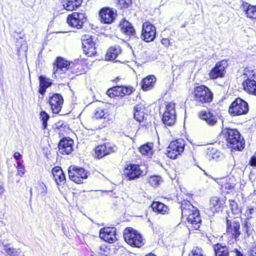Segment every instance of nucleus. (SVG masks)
Segmentation results:
<instances>
[{
  "label": "nucleus",
  "mask_w": 256,
  "mask_h": 256,
  "mask_svg": "<svg viewBox=\"0 0 256 256\" xmlns=\"http://www.w3.org/2000/svg\"><path fill=\"white\" fill-rule=\"evenodd\" d=\"M182 216L187 220L188 226L198 230L202 222L198 210L188 201L184 200L181 204Z\"/></svg>",
  "instance_id": "obj_1"
},
{
  "label": "nucleus",
  "mask_w": 256,
  "mask_h": 256,
  "mask_svg": "<svg viewBox=\"0 0 256 256\" xmlns=\"http://www.w3.org/2000/svg\"><path fill=\"white\" fill-rule=\"evenodd\" d=\"M222 135L226 138L232 148L240 150L244 148V140L241 138L237 129H223Z\"/></svg>",
  "instance_id": "obj_2"
},
{
  "label": "nucleus",
  "mask_w": 256,
  "mask_h": 256,
  "mask_svg": "<svg viewBox=\"0 0 256 256\" xmlns=\"http://www.w3.org/2000/svg\"><path fill=\"white\" fill-rule=\"evenodd\" d=\"M242 86L245 92L256 96V70L247 68L242 74Z\"/></svg>",
  "instance_id": "obj_3"
},
{
  "label": "nucleus",
  "mask_w": 256,
  "mask_h": 256,
  "mask_svg": "<svg viewBox=\"0 0 256 256\" xmlns=\"http://www.w3.org/2000/svg\"><path fill=\"white\" fill-rule=\"evenodd\" d=\"M123 235L125 242L130 246L140 248L145 243L144 239L141 234L132 228H126Z\"/></svg>",
  "instance_id": "obj_4"
},
{
  "label": "nucleus",
  "mask_w": 256,
  "mask_h": 256,
  "mask_svg": "<svg viewBox=\"0 0 256 256\" xmlns=\"http://www.w3.org/2000/svg\"><path fill=\"white\" fill-rule=\"evenodd\" d=\"M240 224L236 220H226V234L228 237V243L233 244L239 240L240 235Z\"/></svg>",
  "instance_id": "obj_5"
},
{
  "label": "nucleus",
  "mask_w": 256,
  "mask_h": 256,
  "mask_svg": "<svg viewBox=\"0 0 256 256\" xmlns=\"http://www.w3.org/2000/svg\"><path fill=\"white\" fill-rule=\"evenodd\" d=\"M194 100L198 104L210 102L212 100V94L208 88L200 86L194 88Z\"/></svg>",
  "instance_id": "obj_6"
},
{
  "label": "nucleus",
  "mask_w": 256,
  "mask_h": 256,
  "mask_svg": "<svg viewBox=\"0 0 256 256\" xmlns=\"http://www.w3.org/2000/svg\"><path fill=\"white\" fill-rule=\"evenodd\" d=\"M248 111V103L240 98H237L230 104L229 113L232 116L245 114Z\"/></svg>",
  "instance_id": "obj_7"
},
{
  "label": "nucleus",
  "mask_w": 256,
  "mask_h": 256,
  "mask_svg": "<svg viewBox=\"0 0 256 256\" xmlns=\"http://www.w3.org/2000/svg\"><path fill=\"white\" fill-rule=\"evenodd\" d=\"M185 141L182 138L172 141L168 148L166 154L168 157L175 159L184 150Z\"/></svg>",
  "instance_id": "obj_8"
},
{
  "label": "nucleus",
  "mask_w": 256,
  "mask_h": 256,
  "mask_svg": "<svg viewBox=\"0 0 256 256\" xmlns=\"http://www.w3.org/2000/svg\"><path fill=\"white\" fill-rule=\"evenodd\" d=\"M176 120L175 104L172 102L165 103L164 110L162 116V122L166 126H172Z\"/></svg>",
  "instance_id": "obj_9"
},
{
  "label": "nucleus",
  "mask_w": 256,
  "mask_h": 256,
  "mask_svg": "<svg viewBox=\"0 0 256 256\" xmlns=\"http://www.w3.org/2000/svg\"><path fill=\"white\" fill-rule=\"evenodd\" d=\"M68 176L70 180L76 183L81 184L88 178V172L82 168L71 166L68 168Z\"/></svg>",
  "instance_id": "obj_10"
},
{
  "label": "nucleus",
  "mask_w": 256,
  "mask_h": 256,
  "mask_svg": "<svg viewBox=\"0 0 256 256\" xmlns=\"http://www.w3.org/2000/svg\"><path fill=\"white\" fill-rule=\"evenodd\" d=\"M86 20L85 14L82 12H74L68 15L66 19L68 24L77 29H80Z\"/></svg>",
  "instance_id": "obj_11"
},
{
  "label": "nucleus",
  "mask_w": 256,
  "mask_h": 256,
  "mask_svg": "<svg viewBox=\"0 0 256 256\" xmlns=\"http://www.w3.org/2000/svg\"><path fill=\"white\" fill-rule=\"evenodd\" d=\"M156 34V28L150 22H146L142 24V38L146 42H150L154 40Z\"/></svg>",
  "instance_id": "obj_12"
},
{
  "label": "nucleus",
  "mask_w": 256,
  "mask_h": 256,
  "mask_svg": "<svg viewBox=\"0 0 256 256\" xmlns=\"http://www.w3.org/2000/svg\"><path fill=\"white\" fill-rule=\"evenodd\" d=\"M228 66L227 61L225 60L217 62L209 73L210 78L215 80L224 77L226 72L225 70Z\"/></svg>",
  "instance_id": "obj_13"
},
{
  "label": "nucleus",
  "mask_w": 256,
  "mask_h": 256,
  "mask_svg": "<svg viewBox=\"0 0 256 256\" xmlns=\"http://www.w3.org/2000/svg\"><path fill=\"white\" fill-rule=\"evenodd\" d=\"M70 64L69 62L64 60L62 58H58L54 64L52 76L56 78L64 74L68 69Z\"/></svg>",
  "instance_id": "obj_14"
},
{
  "label": "nucleus",
  "mask_w": 256,
  "mask_h": 256,
  "mask_svg": "<svg viewBox=\"0 0 256 256\" xmlns=\"http://www.w3.org/2000/svg\"><path fill=\"white\" fill-rule=\"evenodd\" d=\"M83 50L88 56H94L96 54V44L91 36H86L82 40Z\"/></svg>",
  "instance_id": "obj_15"
},
{
  "label": "nucleus",
  "mask_w": 256,
  "mask_h": 256,
  "mask_svg": "<svg viewBox=\"0 0 256 256\" xmlns=\"http://www.w3.org/2000/svg\"><path fill=\"white\" fill-rule=\"evenodd\" d=\"M144 166H140L137 164H132L128 166L125 170V174L128 180H132L139 178L144 172L142 168Z\"/></svg>",
  "instance_id": "obj_16"
},
{
  "label": "nucleus",
  "mask_w": 256,
  "mask_h": 256,
  "mask_svg": "<svg viewBox=\"0 0 256 256\" xmlns=\"http://www.w3.org/2000/svg\"><path fill=\"white\" fill-rule=\"evenodd\" d=\"M73 150V140L70 138H64L58 144V151L62 154H69Z\"/></svg>",
  "instance_id": "obj_17"
},
{
  "label": "nucleus",
  "mask_w": 256,
  "mask_h": 256,
  "mask_svg": "<svg viewBox=\"0 0 256 256\" xmlns=\"http://www.w3.org/2000/svg\"><path fill=\"white\" fill-rule=\"evenodd\" d=\"M63 102V98L60 94H56L52 96L50 99V104L52 112L58 114L62 109Z\"/></svg>",
  "instance_id": "obj_18"
},
{
  "label": "nucleus",
  "mask_w": 256,
  "mask_h": 256,
  "mask_svg": "<svg viewBox=\"0 0 256 256\" xmlns=\"http://www.w3.org/2000/svg\"><path fill=\"white\" fill-rule=\"evenodd\" d=\"M241 8L248 18L256 19V6L251 5L248 2H243L241 5Z\"/></svg>",
  "instance_id": "obj_19"
},
{
  "label": "nucleus",
  "mask_w": 256,
  "mask_h": 256,
  "mask_svg": "<svg viewBox=\"0 0 256 256\" xmlns=\"http://www.w3.org/2000/svg\"><path fill=\"white\" fill-rule=\"evenodd\" d=\"M52 172L55 182L58 185L63 184L66 182V176L60 166H56L52 170Z\"/></svg>",
  "instance_id": "obj_20"
},
{
  "label": "nucleus",
  "mask_w": 256,
  "mask_h": 256,
  "mask_svg": "<svg viewBox=\"0 0 256 256\" xmlns=\"http://www.w3.org/2000/svg\"><path fill=\"white\" fill-rule=\"evenodd\" d=\"M133 90L134 89L131 86H113V96H120L122 97L126 95H129L131 94Z\"/></svg>",
  "instance_id": "obj_21"
},
{
  "label": "nucleus",
  "mask_w": 256,
  "mask_h": 256,
  "mask_svg": "<svg viewBox=\"0 0 256 256\" xmlns=\"http://www.w3.org/2000/svg\"><path fill=\"white\" fill-rule=\"evenodd\" d=\"M118 28L120 30L128 36H134L135 30L132 24L125 19H122L119 24Z\"/></svg>",
  "instance_id": "obj_22"
},
{
  "label": "nucleus",
  "mask_w": 256,
  "mask_h": 256,
  "mask_svg": "<svg viewBox=\"0 0 256 256\" xmlns=\"http://www.w3.org/2000/svg\"><path fill=\"white\" fill-rule=\"evenodd\" d=\"M224 202L217 196L212 197L210 201V209L212 213L218 212L221 210Z\"/></svg>",
  "instance_id": "obj_23"
},
{
  "label": "nucleus",
  "mask_w": 256,
  "mask_h": 256,
  "mask_svg": "<svg viewBox=\"0 0 256 256\" xmlns=\"http://www.w3.org/2000/svg\"><path fill=\"white\" fill-rule=\"evenodd\" d=\"M100 20L104 24L112 22V10L109 8H104L100 12Z\"/></svg>",
  "instance_id": "obj_24"
},
{
  "label": "nucleus",
  "mask_w": 256,
  "mask_h": 256,
  "mask_svg": "<svg viewBox=\"0 0 256 256\" xmlns=\"http://www.w3.org/2000/svg\"><path fill=\"white\" fill-rule=\"evenodd\" d=\"M134 118L138 122L144 120L146 115V108L144 104H140L136 106L134 109Z\"/></svg>",
  "instance_id": "obj_25"
},
{
  "label": "nucleus",
  "mask_w": 256,
  "mask_h": 256,
  "mask_svg": "<svg viewBox=\"0 0 256 256\" xmlns=\"http://www.w3.org/2000/svg\"><path fill=\"white\" fill-rule=\"evenodd\" d=\"M200 116L201 118L205 120L208 124L212 126H214L218 121V117L216 116H214L210 112H202L200 114Z\"/></svg>",
  "instance_id": "obj_26"
},
{
  "label": "nucleus",
  "mask_w": 256,
  "mask_h": 256,
  "mask_svg": "<svg viewBox=\"0 0 256 256\" xmlns=\"http://www.w3.org/2000/svg\"><path fill=\"white\" fill-rule=\"evenodd\" d=\"M156 82L154 76H149L143 79L142 82V88L144 90L147 91L152 89Z\"/></svg>",
  "instance_id": "obj_27"
},
{
  "label": "nucleus",
  "mask_w": 256,
  "mask_h": 256,
  "mask_svg": "<svg viewBox=\"0 0 256 256\" xmlns=\"http://www.w3.org/2000/svg\"><path fill=\"white\" fill-rule=\"evenodd\" d=\"M151 206L153 210L158 214H165L168 213V207L160 202H154Z\"/></svg>",
  "instance_id": "obj_28"
},
{
  "label": "nucleus",
  "mask_w": 256,
  "mask_h": 256,
  "mask_svg": "<svg viewBox=\"0 0 256 256\" xmlns=\"http://www.w3.org/2000/svg\"><path fill=\"white\" fill-rule=\"evenodd\" d=\"M82 0H64L63 6L67 10L72 11L79 7Z\"/></svg>",
  "instance_id": "obj_29"
},
{
  "label": "nucleus",
  "mask_w": 256,
  "mask_h": 256,
  "mask_svg": "<svg viewBox=\"0 0 256 256\" xmlns=\"http://www.w3.org/2000/svg\"><path fill=\"white\" fill-rule=\"evenodd\" d=\"M100 237L106 242H111L112 240V228L110 227L101 228L100 230Z\"/></svg>",
  "instance_id": "obj_30"
},
{
  "label": "nucleus",
  "mask_w": 256,
  "mask_h": 256,
  "mask_svg": "<svg viewBox=\"0 0 256 256\" xmlns=\"http://www.w3.org/2000/svg\"><path fill=\"white\" fill-rule=\"evenodd\" d=\"M111 151L110 148H108L105 144L98 146L95 150V156L98 158H102L108 154Z\"/></svg>",
  "instance_id": "obj_31"
},
{
  "label": "nucleus",
  "mask_w": 256,
  "mask_h": 256,
  "mask_svg": "<svg viewBox=\"0 0 256 256\" xmlns=\"http://www.w3.org/2000/svg\"><path fill=\"white\" fill-rule=\"evenodd\" d=\"M39 92L41 94H43L45 92L46 89L52 85V82L49 78H48L42 76H40L39 77Z\"/></svg>",
  "instance_id": "obj_32"
},
{
  "label": "nucleus",
  "mask_w": 256,
  "mask_h": 256,
  "mask_svg": "<svg viewBox=\"0 0 256 256\" xmlns=\"http://www.w3.org/2000/svg\"><path fill=\"white\" fill-rule=\"evenodd\" d=\"M216 256H228V250L226 246L218 244L214 246Z\"/></svg>",
  "instance_id": "obj_33"
},
{
  "label": "nucleus",
  "mask_w": 256,
  "mask_h": 256,
  "mask_svg": "<svg viewBox=\"0 0 256 256\" xmlns=\"http://www.w3.org/2000/svg\"><path fill=\"white\" fill-rule=\"evenodd\" d=\"M112 242H106L102 244L100 248V254L102 256H110L112 254Z\"/></svg>",
  "instance_id": "obj_34"
},
{
  "label": "nucleus",
  "mask_w": 256,
  "mask_h": 256,
  "mask_svg": "<svg viewBox=\"0 0 256 256\" xmlns=\"http://www.w3.org/2000/svg\"><path fill=\"white\" fill-rule=\"evenodd\" d=\"M152 143H148L142 146L140 148V152L143 155L150 156L152 154Z\"/></svg>",
  "instance_id": "obj_35"
},
{
  "label": "nucleus",
  "mask_w": 256,
  "mask_h": 256,
  "mask_svg": "<svg viewBox=\"0 0 256 256\" xmlns=\"http://www.w3.org/2000/svg\"><path fill=\"white\" fill-rule=\"evenodd\" d=\"M209 158L215 160H222L224 158V154L219 150L212 148L209 150L208 153Z\"/></svg>",
  "instance_id": "obj_36"
},
{
  "label": "nucleus",
  "mask_w": 256,
  "mask_h": 256,
  "mask_svg": "<svg viewBox=\"0 0 256 256\" xmlns=\"http://www.w3.org/2000/svg\"><path fill=\"white\" fill-rule=\"evenodd\" d=\"M234 178H226L222 179V186L227 190H232L234 187V184L233 182Z\"/></svg>",
  "instance_id": "obj_37"
},
{
  "label": "nucleus",
  "mask_w": 256,
  "mask_h": 256,
  "mask_svg": "<svg viewBox=\"0 0 256 256\" xmlns=\"http://www.w3.org/2000/svg\"><path fill=\"white\" fill-rule=\"evenodd\" d=\"M162 182V178L158 176H152L149 178L148 182L151 186H157Z\"/></svg>",
  "instance_id": "obj_38"
},
{
  "label": "nucleus",
  "mask_w": 256,
  "mask_h": 256,
  "mask_svg": "<svg viewBox=\"0 0 256 256\" xmlns=\"http://www.w3.org/2000/svg\"><path fill=\"white\" fill-rule=\"evenodd\" d=\"M36 188L38 194L42 196H44L47 193V187L42 182L38 184Z\"/></svg>",
  "instance_id": "obj_39"
},
{
  "label": "nucleus",
  "mask_w": 256,
  "mask_h": 256,
  "mask_svg": "<svg viewBox=\"0 0 256 256\" xmlns=\"http://www.w3.org/2000/svg\"><path fill=\"white\" fill-rule=\"evenodd\" d=\"M131 4V0H116L117 6L120 8H127Z\"/></svg>",
  "instance_id": "obj_40"
},
{
  "label": "nucleus",
  "mask_w": 256,
  "mask_h": 256,
  "mask_svg": "<svg viewBox=\"0 0 256 256\" xmlns=\"http://www.w3.org/2000/svg\"><path fill=\"white\" fill-rule=\"evenodd\" d=\"M188 256H206L201 248L194 247L190 252Z\"/></svg>",
  "instance_id": "obj_41"
},
{
  "label": "nucleus",
  "mask_w": 256,
  "mask_h": 256,
  "mask_svg": "<svg viewBox=\"0 0 256 256\" xmlns=\"http://www.w3.org/2000/svg\"><path fill=\"white\" fill-rule=\"evenodd\" d=\"M114 249V251L113 252V253L116 254V256H120L124 254L125 252L124 248L122 246L120 245H118V247L115 246Z\"/></svg>",
  "instance_id": "obj_42"
},
{
  "label": "nucleus",
  "mask_w": 256,
  "mask_h": 256,
  "mask_svg": "<svg viewBox=\"0 0 256 256\" xmlns=\"http://www.w3.org/2000/svg\"><path fill=\"white\" fill-rule=\"evenodd\" d=\"M122 52L121 48L120 46H114V48H113V56H115V58H113V62H120V60H116V56L120 54Z\"/></svg>",
  "instance_id": "obj_43"
},
{
  "label": "nucleus",
  "mask_w": 256,
  "mask_h": 256,
  "mask_svg": "<svg viewBox=\"0 0 256 256\" xmlns=\"http://www.w3.org/2000/svg\"><path fill=\"white\" fill-rule=\"evenodd\" d=\"M40 118L42 122L43 126L46 128L47 126V120L49 118V116L45 112H42L40 114Z\"/></svg>",
  "instance_id": "obj_44"
},
{
  "label": "nucleus",
  "mask_w": 256,
  "mask_h": 256,
  "mask_svg": "<svg viewBox=\"0 0 256 256\" xmlns=\"http://www.w3.org/2000/svg\"><path fill=\"white\" fill-rule=\"evenodd\" d=\"M230 205L232 211L234 214H237L240 212V210L238 208V204L233 200H230Z\"/></svg>",
  "instance_id": "obj_45"
},
{
  "label": "nucleus",
  "mask_w": 256,
  "mask_h": 256,
  "mask_svg": "<svg viewBox=\"0 0 256 256\" xmlns=\"http://www.w3.org/2000/svg\"><path fill=\"white\" fill-rule=\"evenodd\" d=\"M5 250L6 253L10 256H18V251L15 248L6 246Z\"/></svg>",
  "instance_id": "obj_46"
},
{
  "label": "nucleus",
  "mask_w": 256,
  "mask_h": 256,
  "mask_svg": "<svg viewBox=\"0 0 256 256\" xmlns=\"http://www.w3.org/2000/svg\"><path fill=\"white\" fill-rule=\"evenodd\" d=\"M106 114H104V111L102 109L98 108L94 112V117L96 118H104Z\"/></svg>",
  "instance_id": "obj_47"
},
{
  "label": "nucleus",
  "mask_w": 256,
  "mask_h": 256,
  "mask_svg": "<svg viewBox=\"0 0 256 256\" xmlns=\"http://www.w3.org/2000/svg\"><path fill=\"white\" fill-rule=\"evenodd\" d=\"M255 212V209L253 208H250L247 209L246 212V214L248 216V218H251L252 215Z\"/></svg>",
  "instance_id": "obj_48"
},
{
  "label": "nucleus",
  "mask_w": 256,
  "mask_h": 256,
  "mask_svg": "<svg viewBox=\"0 0 256 256\" xmlns=\"http://www.w3.org/2000/svg\"><path fill=\"white\" fill-rule=\"evenodd\" d=\"M112 57V49L110 48L105 55L106 60H110Z\"/></svg>",
  "instance_id": "obj_49"
},
{
  "label": "nucleus",
  "mask_w": 256,
  "mask_h": 256,
  "mask_svg": "<svg viewBox=\"0 0 256 256\" xmlns=\"http://www.w3.org/2000/svg\"><path fill=\"white\" fill-rule=\"evenodd\" d=\"M248 256H256V247L251 248L248 252Z\"/></svg>",
  "instance_id": "obj_50"
},
{
  "label": "nucleus",
  "mask_w": 256,
  "mask_h": 256,
  "mask_svg": "<svg viewBox=\"0 0 256 256\" xmlns=\"http://www.w3.org/2000/svg\"><path fill=\"white\" fill-rule=\"evenodd\" d=\"M24 172L25 171L23 166H19V168H18V174L20 176H22L24 174Z\"/></svg>",
  "instance_id": "obj_51"
},
{
  "label": "nucleus",
  "mask_w": 256,
  "mask_h": 256,
  "mask_svg": "<svg viewBox=\"0 0 256 256\" xmlns=\"http://www.w3.org/2000/svg\"><path fill=\"white\" fill-rule=\"evenodd\" d=\"M162 44L165 46H168L170 44V41L168 38H162L161 40Z\"/></svg>",
  "instance_id": "obj_52"
},
{
  "label": "nucleus",
  "mask_w": 256,
  "mask_h": 256,
  "mask_svg": "<svg viewBox=\"0 0 256 256\" xmlns=\"http://www.w3.org/2000/svg\"><path fill=\"white\" fill-rule=\"evenodd\" d=\"M250 164L252 166H256V156H252L250 160Z\"/></svg>",
  "instance_id": "obj_53"
},
{
  "label": "nucleus",
  "mask_w": 256,
  "mask_h": 256,
  "mask_svg": "<svg viewBox=\"0 0 256 256\" xmlns=\"http://www.w3.org/2000/svg\"><path fill=\"white\" fill-rule=\"evenodd\" d=\"M20 156L21 155L19 152H16L14 154V158L17 160L20 158Z\"/></svg>",
  "instance_id": "obj_54"
},
{
  "label": "nucleus",
  "mask_w": 256,
  "mask_h": 256,
  "mask_svg": "<svg viewBox=\"0 0 256 256\" xmlns=\"http://www.w3.org/2000/svg\"><path fill=\"white\" fill-rule=\"evenodd\" d=\"M112 94V88H109L107 92H106V94L110 96V98L111 97V94Z\"/></svg>",
  "instance_id": "obj_55"
},
{
  "label": "nucleus",
  "mask_w": 256,
  "mask_h": 256,
  "mask_svg": "<svg viewBox=\"0 0 256 256\" xmlns=\"http://www.w3.org/2000/svg\"><path fill=\"white\" fill-rule=\"evenodd\" d=\"M236 256H243L242 254L238 251L236 248L234 249Z\"/></svg>",
  "instance_id": "obj_56"
},
{
  "label": "nucleus",
  "mask_w": 256,
  "mask_h": 256,
  "mask_svg": "<svg viewBox=\"0 0 256 256\" xmlns=\"http://www.w3.org/2000/svg\"><path fill=\"white\" fill-rule=\"evenodd\" d=\"M4 192L3 187L0 185V194H2Z\"/></svg>",
  "instance_id": "obj_57"
},
{
  "label": "nucleus",
  "mask_w": 256,
  "mask_h": 256,
  "mask_svg": "<svg viewBox=\"0 0 256 256\" xmlns=\"http://www.w3.org/2000/svg\"><path fill=\"white\" fill-rule=\"evenodd\" d=\"M17 165H18V168H19V166H22V164L20 163V162H17Z\"/></svg>",
  "instance_id": "obj_58"
},
{
  "label": "nucleus",
  "mask_w": 256,
  "mask_h": 256,
  "mask_svg": "<svg viewBox=\"0 0 256 256\" xmlns=\"http://www.w3.org/2000/svg\"><path fill=\"white\" fill-rule=\"evenodd\" d=\"M233 168H234V166L232 165H231L230 166L229 168L230 170H232L233 169Z\"/></svg>",
  "instance_id": "obj_59"
},
{
  "label": "nucleus",
  "mask_w": 256,
  "mask_h": 256,
  "mask_svg": "<svg viewBox=\"0 0 256 256\" xmlns=\"http://www.w3.org/2000/svg\"><path fill=\"white\" fill-rule=\"evenodd\" d=\"M112 234H113V236H115V232L114 231H113Z\"/></svg>",
  "instance_id": "obj_60"
},
{
  "label": "nucleus",
  "mask_w": 256,
  "mask_h": 256,
  "mask_svg": "<svg viewBox=\"0 0 256 256\" xmlns=\"http://www.w3.org/2000/svg\"><path fill=\"white\" fill-rule=\"evenodd\" d=\"M112 14H113V20H114V11H113Z\"/></svg>",
  "instance_id": "obj_61"
}]
</instances>
